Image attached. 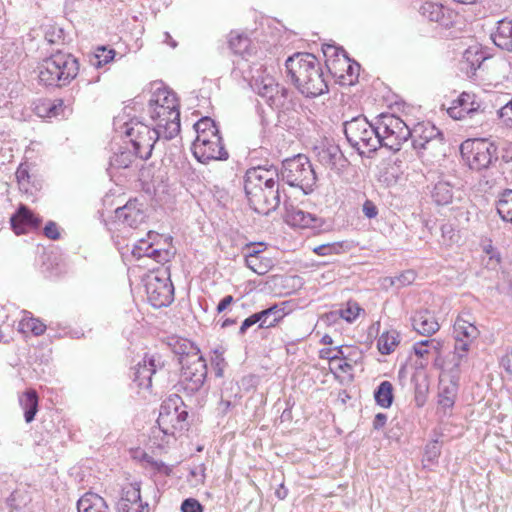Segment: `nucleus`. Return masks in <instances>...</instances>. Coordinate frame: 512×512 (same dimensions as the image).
<instances>
[{"instance_id": "1", "label": "nucleus", "mask_w": 512, "mask_h": 512, "mask_svg": "<svg viewBox=\"0 0 512 512\" xmlns=\"http://www.w3.org/2000/svg\"><path fill=\"white\" fill-rule=\"evenodd\" d=\"M285 65L292 81L306 97H317L328 91L323 68L313 54L296 53Z\"/></svg>"}, {"instance_id": "2", "label": "nucleus", "mask_w": 512, "mask_h": 512, "mask_svg": "<svg viewBox=\"0 0 512 512\" xmlns=\"http://www.w3.org/2000/svg\"><path fill=\"white\" fill-rule=\"evenodd\" d=\"M146 113L160 128L165 140L174 138L180 132V111L176 94L163 86L150 91Z\"/></svg>"}, {"instance_id": "3", "label": "nucleus", "mask_w": 512, "mask_h": 512, "mask_svg": "<svg viewBox=\"0 0 512 512\" xmlns=\"http://www.w3.org/2000/svg\"><path fill=\"white\" fill-rule=\"evenodd\" d=\"M113 124L115 132L128 140L141 160L150 158L156 142L164 139V134L157 126L151 128L137 119H127L125 115L115 117Z\"/></svg>"}, {"instance_id": "4", "label": "nucleus", "mask_w": 512, "mask_h": 512, "mask_svg": "<svg viewBox=\"0 0 512 512\" xmlns=\"http://www.w3.org/2000/svg\"><path fill=\"white\" fill-rule=\"evenodd\" d=\"M194 129L197 136L192 145V152L199 162L228 159L229 154L222 143L219 129L211 118H201L194 124Z\"/></svg>"}, {"instance_id": "5", "label": "nucleus", "mask_w": 512, "mask_h": 512, "mask_svg": "<svg viewBox=\"0 0 512 512\" xmlns=\"http://www.w3.org/2000/svg\"><path fill=\"white\" fill-rule=\"evenodd\" d=\"M78 72L79 63L73 55L57 52L43 61L39 80L46 86L62 87L69 84Z\"/></svg>"}, {"instance_id": "6", "label": "nucleus", "mask_w": 512, "mask_h": 512, "mask_svg": "<svg viewBox=\"0 0 512 512\" xmlns=\"http://www.w3.org/2000/svg\"><path fill=\"white\" fill-rule=\"evenodd\" d=\"M376 123L371 124L366 117L357 116L344 123V133L349 144L359 154L376 151L380 147Z\"/></svg>"}, {"instance_id": "7", "label": "nucleus", "mask_w": 512, "mask_h": 512, "mask_svg": "<svg viewBox=\"0 0 512 512\" xmlns=\"http://www.w3.org/2000/svg\"><path fill=\"white\" fill-rule=\"evenodd\" d=\"M281 176L289 186L301 189L304 194H309L314 190L317 180L309 158L303 154L284 160Z\"/></svg>"}, {"instance_id": "8", "label": "nucleus", "mask_w": 512, "mask_h": 512, "mask_svg": "<svg viewBox=\"0 0 512 512\" xmlns=\"http://www.w3.org/2000/svg\"><path fill=\"white\" fill-rule=\"evenodd\" d=\"M376 129L380 146L392 151H399L412 132L411 128L400 117L394 114H381L376 119Z\"/></svg>"}, {"instance_id": "9", "label": "nucleus", "mask_w": 512, "mask_h": 512, "mask_svg": "<svg viewBox=\"0 0 512 512\" xmlns=\"http://www.w3.org/2000/svg\"><path fill=\"white\" fill-rule=\"evenodd\" d=\"M496 146L486 139H467L460 146V153L470 169L481 171L487 169L497 160Z\"/></svg>"}, {"instance_id": "10", "label": "nucleus", "mask_w": 512, "mask_h": 512, "mask_svg": "<svg viewBox=\"0 0 512 512\" xmlns=\"http://www.w3.org/2000/svg\"><path fill=\"white\" fill-rule=\"evenodd\" d=\"M278 177V170L274 167H253L247 170L244 177V190L250 206L259 213V207L265 194L261 183H273V179Z\"/></svg>"}, {"instance_id": "11", "label": "nucleus", "mask_w": 512, "mask_h": 512, "mask_svg": "<svg viewBox=\"0 0 512 512\" xmlns=\"http://www.w3.org/2000/svg\"><path fill=\"white\" fill-rule=\"evenodd\" d=\"M187 417L181 397L173 394L161 404L157 423L165 434H174L175 429H183Z\"/></svg>"}, {"instance_id": "12", "label": "nucleus", "mask_w": 512, "mask_h": 512, "mask_svg": "<svg viewBox=\"0 0 512 512\" xmlns=\"http://www.w3.org/2000/svg\"><path fill=\"white\" fill-rule=\"evenodd\" d=\"M145 288L147 299L155 308L168 306L174 299V287L166 271L148 275Z\"/></svg>"}, {"instance_id": "13", "label": "nucleus", "mask_w": 512, "mask_h": 512, "mask_svg": "<svg viewBox=\"0 0 512 512\" xmlns=\"http://www.w3.org/2000/svg\"><path fill=\"white\" fill-rule=\"evenodd\" d=\"M251 86L271 108H279L284 105L287 89L276 83L274 77L268 74L266 70L252 76Z\"/></svg>"}, {"instance_id": "14", "label": "nucleus", "mask_w": 512, "mask_h": 512, "mask_svg": "<svg viewBox=\"0 0 512 512\" xmlns=\"http://www.w3.org/2000/svg\"><path fill=\"white\" fill-rule=\"evenodd\" d=\"M178 381V391H183L187 395H193L201 390L207 377V365L205 360L183 361Z\"/></svg>"}, {"instance_id": "15", "label": "nucleus", "mask_w": 512, "mask_h": 512, "mask_svg": "<svg viewBox=\"0 0 512 512\" xmlns=\"http://www.w3.org/2000/svg\"><path fill=\"white\" fill-rule=\"evenodd\" d=\"M146 219L143 205L137 199L129 200L124 206L118 207L114 212L112 225L115 230L124 228L136 229Z\"/></svg>"}, {"instance_id": "16", "label": "nucleus", "mask_w": 512, "mask_h": 512, "mask_svg": "<svg viewBox=\"0 0 512 512\" xmlns=\"http://www.w3.org/2000/svg\"><path fill=\"white\" fill-rule=\"evenodd\" d=\"M453 335L455 339L454 355L457 358L455 366L459 367L466 357L471 343L479 336V330L473 322H454Z\"/></svg>"}, {"instance_id": "17", "label": "nucleus", "mask_w": 512, "mask_h": 512, "mask_svg": "<svg viewBox=\"0 0 512 512\" xmlns=\"http://www.w3.org/2000/svg\"><path fill=\"white\" fill-rule=\"evenodd\" d=\"M323 54L326 58L325 65L329 73L334 77L345 82V69L349 68V60L346 51L343 48L334 45H324Z\"/></svg>"}, {"instance_id": "18", "label": "nucleus", "mask_w": 512, "mask_h": 512, "mask_svg": "<svg viewBox=\"0 0 512 512\" xmlns=\"http://www.w3.org/2000/svg\"><path fill=\"white\" fill-rule=\"evenodd\" d=\"M117 510L118 512H148V503L141 499L139 483H130L123 488Z\"/></svg>"}, {"instance_id": "19", "label": "nucleus", "mask_w": 512, "mask_h": 512, "mask_svg": "<svg viewBox=\"0 0 512 512\" xmlns=\"http://www.w3.org/2000/svg\"><path fill=\"white\" fill-rule=\"evenodd\" d=\"M167 345L170 347L172 352L178 356L179 364H182L183 361L193 362L203 358L200 355L199 348L187 338L176 335L168 336Z\"/></svg>"}, {"instance_id": "20", "label": "nucleus", "mask_w": 512, "mask_h": 512, "mask_svg": "<svg viewBox=\"0 0 512 512\" xmlns=\"http://www.w3.org/2000/svg\"><path fill=\"white\" fill-rule=\"evenodd\" d=\"M479 108L480 105L474 101V95L463 92L457 100L453 101L447 112L451 118L462 120L478 113Z\"/></svg>"}, {"instance_id": "21", "label": "nucleus", "mask_w": 512, "mask_h": 512, "mask_svg": "<svg viewBox=\"0 0 512 512\" xmlns=\"http://www.w3.org/2000/svg\"><path fill=\"white\" fill-rule=\"evenodd\" d=\"M286 222L301 229L318 228L323 223L322 219L316 215L293 206L286 209Z\"/></svg>"}, {"instance_id": "22", "label": "nucleus", "mask_w": 512, "mask_h": 512, "mask_svg": "<svg viewBox=\"0 0 512 512\" xmlns=\"http://www.w3.org/2000/svg\"><path fill=\"white\" fill-rule=\"evenodd\" d=\"M412 145L415 150L419 153L421 150H425L428 145L440 135V131L430 123H418L411 129Z\"/></svg>"}, {"instance_id": "23", "label": "nucleus", "mask_w": 512, "mask_h": 512, "mask_svg": "<svg viewBox=\"0 0 512 512\" xmlns=\"http://www.w3.org/2000/svg\"><path fill=\"white\" fill-rule=\"evenodd\" d=\"M11 226L16 234L27 233L28 229H36L41 219L36 217L26 206L21 205L17 212L11 217Z\"/></svg>"}, {"instance_id": "24", "label": "nucleus", "mask_w": 512, "mask_h": 512, "mask_svg": "<svg viewBox=\"0 0 512 512\" xmlns=\"http://www.w3.org/2000/svg\"><path fill=\"white\" fill-rule=\"evenodd\" d=\"M419 12L423 17L442 26H448L451 23V11L442 4L425 2L421 5Z\"/></svg>"}, {"instance_id": "25", "label": "nucleus", "mask_w": 512, "mask_h": 512, "mask_svg": "<svg viewBox=\"0 0 512 512\" xmlns=\"http://www.w3.org/2000/svg\"><path fill=\"white\" fill-rule=\"evenodd\" d=\"M493 43L502 50L512 51V20L502 19L491 33Z\"/></svg>"}, {"instance_id": "26", "label": "nucleus", "mask_w": 512, "mask_h": 512, "mask_svg": "<svg viewBox=\"0 0 512 512\" xmlns=\"http://www.w3.org/2000/svg\"><path fill=\"white\" fill-rule=\"evenodd\" d=\"M156 373V365L154 359L144 360L143 364L138 363L134 368L133 382L140 389H150L152 386V376Z\"/></svg>"}, {"instance_id": "27", "label": "nucleus", "mask_w": 512, "mask_h": 512, "mask_svg": "<svg viewBox=\"0 0 512 512\" xmlns=\"http://www.w3.org/2000/svg\"><path fill=\"white\" fill-rule=\"evenodd\" d=\"M359 317H365V310L354 300L326 314L327 320H355Z\"/></svg>"}, {"instance_id": "28", "label": "nucleus", "mask_w": 512, "mask_h": 512, "mask_svg": "<svg viewBox=\"0 0 512 512\" xmlns=\"http://www.w3.org/2000/svg\"><path fill=\"white\" fill-rule=\"evenodd\" d=\"M78 512H110V509L104 500L98 494L85 493L77 502Z\"/></svg>"}, {"instance_id": "29", "label": "nucleus", "mask_w": 512, "mask_h": 512, "mask_svg": "<svg viewBox=\"0 0 512 512\" xmlns=\"http://www.w3.org/2000/svg\"><path fill=\"white\" fill-rule=\"evenodd\" d=\"M291 312V306L288 302L274 304L267 309L256 312L244 320H282Z\"/></svg>"}, {"instance_id": "30", "label": "nucleus", "mask_w": 512, "mask_h": 512, "mask_svg": "<svg viewBox=\"0 0 512 512\" xmlns=\"http://www.w3.org/2000/svg\"><path fill=\"white\" fill-rule=\"evenodd\" d=\"M39 397L34 389H28L19 396V404L24 411L26 423H31L38 412Z\"/></svg>"}, {"instance_id": "31", "label": "nucleus", "mask_w": 512, "mask_h": 512, "mask_svg": "<svg viewBox=\"0 0 512 512\" xmlns=\"http://www.w3.org/2000/svg\"><path fill=\"white\" fill-rule=\"evenodd\" d=\"M264 196L261 206L259 207L260 214H269L271 211H275L281 203V195L279 191L278 180L275 181L274 185H269L264 188Z\"/></svg>"}, {"instance_id": "32", "label": "nucleus", "mask_w": 512, "mask_h": 512, "mask_svg": "<svg viewBox=\"0 0 512 512\" xmlns=\"http://www.w3.org/2000/svg\"><path fill=\"white\" fill-rule=\"evenodd\" d=\"M411 382L414 386L415 404L417 407H423L427 401L429 391L427 375L422 371L415 372L411 378Z\"/></svg>"}, {"instance_id": "33", "label": "nucleus", "mask_w": 512, "mask_h": 512, "mask_svg": "<svg viewBox=\"0 0 512 512\" xmlns=\"http://www.w3.org/2000/svg\"><path fill=\"white\" fill-rule=\"evenodd\" d=\"M38 114L42 115L43 111L47 117H58L66 116L72 112L69 105H65L62 99H56L54 101H44L40 106L37 107Z\"/></svg>"}, {"instance_id": "34", "label": "nucleus", "mask_w": 512, "mask_h": 512, "mask_svg": "<svg viewBox=\"0 0 512 512\" xmlns=\"http://www.w3.org/2000/svg\"><path fill=\"white\" fill-rule=\"evenodd\" d=\"M453 195V188L447 181H438L431 190V198L437 205L450 204Z\"/></svg>"}, {"instance_id": "35", "label": "nucleus", "mask_w": 512, "mask_h": 512, "mask_svg": "<svg viewBox=\"0 0 512 512\" xmlns=\"http://www.w3.org/2000/svg\"><path fill=\"white\" fill-rule=\"evenodd\" d=\"M252 255H245V264L254 273L264 275L274 266V261L270 257L264 255L251 257Z\"/></svg>"}, {"instance_id": "36", "label": "nucleus", "mask_w": 512, "mask_h": 512, "mask_svg": "<svg viewBox=\"0 0 512 512\" xmlns=\"http://www.w3.org/2000/svg\"><path fill=\"white\" fill-rule=\"evenodd\" d=\"M317 157L321 164L332 168L342 157V153L336 145L321 146L317 148Z\"/></svg>"}, {"instance_id": "37", "label": "nucleus", "mask_w": 512, "mask_h": 512, "mask_svg": "<svg viewBox=\"0 0 512 512\" xmlns=\"http://www.w3.org/2000/svg\"><path fill=\"white\" fill-rule=\"evenodd\" d=\"M496 209L503 221L512 224V190L507 189L500 194Z\"/></svg>"}, {"instance_id": "38", "label": "nucleus", "mask_w": 512, "mask_h": 512, "mask_svg": "<svg viewBox=\"0 0 512 512\" xmlns=\"http://www.w3.org/2000/svg\"><path fill=\"white\" fill-rule=\"evenodd\" d=\"M399 343V333L395 330H392L381 334L377 341V347L381 354L388 355L395 350Z\"/></svg>"}, {"instance_id": "39", "label": "nucleus", "mask_w": 512, "mask_h": 512, "mask_svg": "<svg viewBox=\"0 0 512 512\" xmlns=\"http://www.w3.org/2000/svg\"><path fill=\"white\" fill-rule=\"evenodd\" d=\"M374 398L379 406L389 408L394 399L392 383L389 381H382L374 391Z\"/></svg>"}, {"instance_id": "40", "label": "nucleus", "mask_w": 512, "mask_h": 512, "mask_svg": "<svg viewBox=\"0 0 512 512\" xmlns=\"http://www.w3.org/2000/svg\"><path fill=\"white\" fill-rule=\"evenodd\" d=\"M137 157L135 152L120 150L110 158V168L115 171L129 168Z\"/></svg>"}, {"instance_id": "41", "label": "nucleus", "mask_w": 512, "mask_h": 512, "mask_svg": "<svg viewBox=\"0 0 512 512\" xmlns=\"http://www.w3.org/2000/svg\"><path fill=\"white\" fill-rule=\"evenodd\" d=\"M116 55V51L112 48H108L106 46H99L96 48L94 54L90 57V64L99 69L111 61L114 60Z\"/></svg>"}, {"instance_id": "42", "label": "nucleus", "mask_w": 512, "mask_h": 512, "mask_svg": "<svg viewBox=\"0 0 512 512\" xmlns=\"http://www.w3.org/2000/svg\"><path fill=\"white\" fill-rule=\"evenodd\" d=\"M251 40L244 34L231 32L229 36V47L235 54H250Z\"/></svg>"}, {"instance_id": "43", "label": "nucleus", "mask_w": 512, "mask_h": 512, "mask_svg": "<svg viewBox=\"0 0 512 512\" xmlns=\"http://www.w3.org/2000/svg\"><path fill=\"white\" fill-rule=\"evenodd\" d=\"M349 249L350 245L348 241H337L316 246L313 248V252L319 256H329L343 253Z\"/></svg>"}, {"instance_id": "44", "label": "nucleus", "mask_w": 512, "mask_h": 512, "mask_svg": "<svg viewBox=\"0 0 512 512\" xmlns=\"http://www.w3.org/2000/svg\"><path fill=\"white\" fill-rule=\"evenodd\" d=\"M28 497L26 491L16 489L7 498V504L9 507L15 510L21 509L27 504Z\"/></svg>"}, {"instance_id": "45", "label": "nucleus", "mask_w": 512, "mask_h": 512, "mask_svg": "<svg viewBox=\"0 0 512 512\" xmlns=\"http://www.w3.org/2000/svg\"><path fill=\"white\" fill-rule=\"evenodd\" d=\"M239 399L240 397H238V393H235L233 396L226 397L225 392H222L217 410L220 414L226 415L232 408L239 404Z\"/></svg>"}, {"instance_id": "46", "label": "nucleus", "mask_w": 512, "mask_h": 512, "mask_svg": "<svg viewBox=\"0 0 512 512\" xmlns=\"http://www.w3.org/2000/svg\"><path fill=\"white\" fill-rule=\"evenodd\" d=\"M413 329L421 335L431 336L439 329V322H412Z\"/></svg>"}, {"instance_id": "47", "label": "nucleus", "mask_w": 512, "mask_h": 512, "mask_svg": "<svg viewBox=\"0 0 512 512\" xmlns=\"http://www.w3.org/2000/svg\"><path fill=\"white\" fill-rule=\"evenodd\" d=\"M16 179L19 184L21 190L26 193L29 192V183H30V175L28 171V167L24 164H21L16 171Z\"/></svg>"}, {"instance_id": "48", "label": "nucleus", "mask_w": 512, "mask_h": 512, "mask_svg": "<svg viewBox=\"0 0 512 512\" xmlns=\"http://www.w3.org/2000/svg\"><path fill=\"white\" fill-rule=\"evenodd\" d=\"M416 279V274L413 270H407L397 276L394 280L391 281L393 285L406 286L412 284Z\"/></svg>"}, {"instance_id": "49", "label": "nucleus", "mask_w": 512, "mask_h": 512, "mask_svg": "<svg viewBox=\"0 0 512 512\" xmlns=\"http://www.w3.org/2000/svg\"><path fill=\"white\" fill-rule=\"evenodd\" d=\"M50 323L55 324L57 327L61 328V332L59 333V336H61V337L70 335L73 338H80L81 336L84 335L82 329L78 330V329L72 328L70 326L68 327L67 326L68 322H50Z\"/></svg>"}, {"instance_id": "50", "label": "nucleus", "mask_w": 512, "mask_h": 512, "mask_svg": "<svg viewBox=\"0 0 512 512\" xmlns=\"http://www.w3.org/2000/svg\"><path fill=\"white\" fill-rule=\"evenodd\" d=\"M440 445L438 441L429 443L425 448V458L429 462H434L440 455Z\"/></svg>"}, {"instance_id": "51", "label": "nucleus", "mask_w": 512, "mask_h": 512, "mask_svg": "<svg viewBox=\"0 0 512 512\" xmlns=\"http://www.w3.org/2000/svg\"><path fill=\"white\" fill-rule=\"evenodd\" d=\"M182 512H203V506L194 498H187L181 504Z\"/></svg>"}, {"instance_id": "52", "label": "nucleus", "mask_w": 512, "mask_h": 512, "mask_svg": "<svg viewBox=\"0 0 512 512\" xmlns=\"http://www.w3.org/2000/svg\"><path fill=\"white\" fill-rule=\"evenodd\" d=\"M62 29L56 27H48L45 31V40L49 44H56L62 39Z\"/></svg>"}, {"instance_id": "53", "label": "nucleus", "mask_w": 512, "mask_h": 512, "mask_svg": "<svg viewBox=\"0 0 512 512\" xmlns=\"http://www.w3.org/2000/svg\"><path fill=\"white\" fill-rule=\"evenodd\" d=\"M151 242L140 239L133 247L132 249V255L136 258H142L145 257V252L147 251L148 246Z\"/></svg>"}, {"instance_id": "54", "label": "nucleus", "mask_w": 512, "mask_h": 512, "mask_svg": "<svg viewBox=\"0 0 512 512\" xmlns=\"http://www.w3.org/2000/svg\"><path fill=\"white\" fill-rule=\"evenodd\" d=\"M44 235L52 240L59 239L60 233L57 224L53 221H49L44 227Z\"/></svg>"}, {"instance_id": "55", "label": "nucleus", "mask_w": 512, "mask_h": 512, "mask_svg": "<svg viewBox=\"0 0 512 512\" xmlns=\"http://www.w3.org/2000/svg\"><path fill=\"white\" fill-rule=\"evenodd\" d=\"M359 68L360 66L358 63L349 60V68L345 69V79L349 84L354 82L353 77L358 75Z\"/></svg>"}, {"instance_id": "56", "label": "nucleus", "mask_w": 512, "mask_h": 512, "mask_svg": "<svg viewBox=\"0 0 512 512\" xmlns=\"http://www.w3.org/2000/svg\"><path fill=\"white\" fill-rule=\"evenodd\" d=\"M362 211L364 215L369 219H373L378 215V209L371 200H366L364 202Z\"/></svg>"}, {"instance_id": "57", "label": "nucleus", "mask_w": 512, "mask_h": 512, "mask_svg": "<svg viewBox=\"0 0 512 512\" xmlns=\"http://www.w3.org/2000/svg\"><path fill=\"white\" fill-rule=\"evenodd\" d=\"M499 114L506 118L507 125L512 127V100L500 109Z\"/></svg>"}, {"instance_id": "58", "label": "nucleus", "mask_w": 512, "mask_h": 512, "mask_svg": "<svg viewBox=\"0 0 512 512\" xmlns=\"http://www.w3.org/2000/svg\"><path fill=\"white\" fill-rule=\"evenodd\" d=\"M262 247H263V243H258V244L251 243L246 246L247 252L245 255H253L252 257L261 256V255H263V251H264V249Z\"/></svg>"}, {"instance_id": "59", "label": "nucleus", "mask_w": 512, "mask_h": 512, "mask_svg": "<svg viewBox=\"0 0 512 512\" xmlns=\"http://www.w3.org/2000/svg\"><path fill=\"white\" fill-rule=\"evenodd\" d=\"M498 289L502 293L512 295V277H509V275H505L504 281L498 284Z\"/></svg>"}, {"instance_id": "60", "label": "nucleus", "mask_w": 512, "mask_h": 512, "mask_svg": "<svg viewBox=\"0 0 512 512\" xmlns=\"http://www.w3.org/2000/svg\"><path fill=\"white\" fill-rule=\"evenodd\" d=\"M386 422H387V415L384 413H378V414H376V416L373 420V428L375 430H380L386 425Z\"/></svg>"}, {"instance_id": "61", "label": "nucleus", "mask_w": 512, "mask_h": 512, "mask_svg": "<svg viewBox=\"0 0 512 512\" xmlns=\"http://www.w3.org/2000/svg\"><path fill=\"white\" fill-rule=\"evenodd\" d=\"M429 344L428 340L420 341L414 345V352L417 356L423 357L428 353L427 346Z\"/></svg>"}, {"instance_id": "62", "label": "nucleus", "mask_w": 512, "mask_h": 512, "mask_svg": "<svg viewBox=\"0 0 512 512\" xmlns=\"http://www.w3.org/2000/svg\"><path fill=\"white\" fill-rule=\"evenodd\" d=\"M442 237L448 238L450 242L454 240V236L456 235L454 228L450 224H444L441 227Z\"/></svg>"}, {"instance_id": "63", "label": "nucleus", "mask_w": 512, "mask_h": 512, "mask_svg": "<svg viewBox=\"0 0 512 512\" xmlns=\"http://www.w3.org/2000/svg\"><path fill=\"white\" fill-rule=\"evenodd\" d=\"M512 357L510 354L503 356L500 360V365L505 369V371L512 376Z\"/></svg>"}, {"instance_id": "64", "label": "nucleus", "mask_w": 512, "mask_h": 512, "mask_svg": "<svg viewBox=\"0 0 512 512\" xmlns=\"http://www.w3.org/2000/svg\"><path fill=\"white\" fill-rule=\"evenodd\" d=\"M502 159L505 162H512V142H508L502 149Z\"/></svg>"}]
</instances>
